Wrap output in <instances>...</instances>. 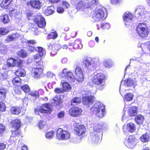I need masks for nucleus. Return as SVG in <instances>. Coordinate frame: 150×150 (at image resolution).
I'll return each mask as SVG.
<instances>
[{"mask_svg": "<svg viewBox=\"0 0 150 150\" xmlns=\"http://www.w3.org/2000/svg\"><path fill=\"white\" fill-rule=\"evenodd\" d=\"M83 66L86 68L90 70L94 69L98 64L97 59H91L89 57H85L83 59Z\"/></svg>", "mask_w": 150, "mask_h": 150, "instance_id": "obj_1", "label": "nucleus"}, {"mask_svg": "<svg viewBox=\"0 0 150 150\" xmlns=\"http://www.w3.org/2000/svg\"><path fill=\"white\" fill-rule=\"evenodd\" d=\"M67 69H64L59 74V76L60 78L66 79L69 82L76 83V78L72 72L70 71H67Z\"/></svg>", "mask_w": 150, "mask_h": 150, "instance_id": "obj_2", "label": "nucleus"}, {"mask_svg": "<svg viewBox=\"0 0 150 150\" xmlns=\"http://www.w3.org/2000/svg\"><path fill=\"white\" fill-rule=\"evenodd\" d=\"M98 0H92V1L88 3L85 1H81L80 0H77L74 3L75 8L77 9H80L82 8H87L93 4H96Z\"/></svg>", "mask_w": 150, "mask_h": 150, "instance_id": "obj_3", "label": "nucleus"}, {"mask_svg": "<svg viewBox=\"0 0 150 150\" xmlns=\"http://www.w3.org/2000/svg\"><path fill=\"white\" fill-rule=\"evenodd\" d=\"M136 30L139 35L142 38L146 37L148 35L147 26L145 23H139L137 27Z\"/></svg>", "mask_w": 150, "mask_h": 150, "instance_id": "obj_4", "label": "nucleus"}, {"mask_svg": "<svg viewBox=\"0 0 150 150\" xmlns=\"http://www.w3.org/2000/svg\"><path fill=\"white\" fill-rule=\"evenodd\" d=\"M56 137L57 139L59 140H67L69 139L70 134L67 130H64L59 128L57 130Z\"/></svg>", "mask_w": 150, "mask_h": 150, "instance_id": "obj_5", "label": "nucleus"}, {"mask_svg": "<svg viewBox=\"0 0 150 150\" xmlns=\"http://www.w3.org/2000/svg\"><path fill=\"white\" fill-rule=\"evenodd\" d=\"M76 75V83L82 82L83 80V70L81 67L77 66L75 69Z\"/></svg>", "mask_w": 150, "mask_h": 150, "instance_id": "obj_6", "label": "nucleus"}, {"mask_svg": "<svg viewBox=\"0 0 150 150\" xmlns=\"http://www.w3.org/2000/svg\"><path fill=\"white\" fill-rule=\"evenodd\" d=\"M136 139L132 135L128 137L127 140L125 141V144L128 148H133L136 145Z\"/></svg>", "mask_w": 150, "mask_h": 150, "instance_id": "obj_7", "label": "nucleus"}, {"mask_svg": "<svg viewBox=\"0 0 150 150\" xmlns=\"http://www.w3.org/2000/svg\"><path fill=\"white\" fill-rule=\"evenodd\" d=\"M35 23L40 28H44L46 25V22L44 18L41 15L36 16L34 20Z\"/></svg>", "mask_w": 150, "mask_h": 150, "instance_id": "obj_8", "label": "nucleus"}, {"mask_svg": "<svg viewBox=\"0 0 150 150\" xmlns=\"http://www.w3.org/2000/svg\"><path fill=\"white\" fill-rule=\"evenodd\" d=\"M93 82L97 85L102 84L103 80V75L102 74L99 73L95 75L92 78Z\"/></svg>", "mask_w": 150, "mask_h": 150, "instance_id": "obj_9", "label": "nucleus"}, {"mask_svg": "<svg viewBox=\"0 0 150 150\" xmlns=\"http://www.w3.org/2000/svg\"><path fill=\"white\" fill-rule=\"evenodd\" d=\"M82 112V109L77 107H73L70 109L69 111V114L71 116L74 117L79 116Z\"/></svg>", "mask_w": 150, "mask_h": 150, "instance_id": "obj_10", "label": "nucleus"}, {"mask_svg": "<svg viewBox=\"0 0 150 150\" xmlns=\"http://www.w3.org/2000/svg\"><path fill=\"white\" fill-rule=\"evenodd\" d=\"M43 69L40 67H34L32 69V73L34 74L35 78H38L42 75Z\"/></svg>", "mask_w": 150, "mask_h": 150, "instance_id": "obj_11", "label": "nucleus"}, {"mask_svg": "<svg viewBox=\"0 0 150 150\" xmlns=\"http://www.w3.org/2000/svg\"><path fill=\"white\" fill-rule=\"evenodd\" d=\"M94 97L93 96H84L82 99L83 103L88 106L93 103L94 100Z\"/></svg>", "mask_w": 150, "mask_h": 150, "instance_id": "obj_12", "label": "nucleus"}, {"mask_svg": "<svg viewBox=\"0 0 150 150\" xmlns=\"http://www.w3.org/2000/svg\"><path fill=\"white\" fill-rule=\"evenodd\" d=\"M74 130L78 136L82 135L86 131V127L83 125H77L74 128Z\"/></svg>", "mask_w": 150, "mask_h": 150, "instance_id": "obj_13", "label": "nucleus"}, {"mask_svg": "<svg viewBox=\"0 0 150 150\" xmlns=\"http://www.w3.org/2000/svg\"><path fill=\"white\" fill-rule=\"evenodd\" d=\"M50 105L47 104H43L39 109L40 112L42 113H48L50 112Z\"/></svg>", "mask_w": 150, "mask_h": 150, "instance_id": "obj_14", "label": "nucleus"}, {"mask_svg": "<svg viewBox=\"0 0 150 150\" xmlns=\"http://www.w3.org/2000/svg\"><path fill=\"white\" fill-rule=\"evenodd\" d=\"M123 16L126 25H129V23L131 21L133 17L132 15L128 12L125 13L123 14Z\"/></svg>", "mask_w": 150, "mask_h": 150, "instance_id": "obj_15", "label": "nucleus"}, {"mask_svg": "<svg viewBox=\"0 0 150 150\" xmlns=\"http://www.w3.org/2000/svg\"><path fill=\"white\" fill-rule=\"evenodd\" d=\"M103 103H101L100 102H97L91 108V110L93 112H96L99 110H103Z\"/></svg>", "mask_w": 150, "mask_h": 150, "instance_id": "obj_16", "label": "nucleus"}, {"mask_svg": "<svg viewBox=\"0 0 150 150\" xmlns=\"http://www.w3.org/2000/svg\"><path fill=\"white\" fill-rule=\"evenodd\" d=\"M12 0H3L0 4L1 7L4 8H9L12 5Z\"/></svg>", "mask_w": 150, "mask_h": 150, "instance_id": "obj_17", "label": "nucleus"}, {"mask_svg": "<svg viewBox=\"0 0 150 150\" xmlns=\"http://www.w3.org/2000/svg\"><path fill=\"white\" fill-rule=\"evenodd\" d=\"M30 3L33 7L38 9H40L41 6V3L40 0H31Z\"/></svg>", "mask_w": 150, "mask_h": 150, "instance_id": "obj_18", "label": "nucleus"}, {"mask_svg": "<svg viewBox=\"0 0 150 150\" xmlns=\"http://www.w3.org/2000/svg\"><path fill=\"white\" fill-rule=\"evenodd\" d=\"M61 48L60 45L59 44H55L52 45V49L50 53V55L53 56L56 55L58 50Z\"/></svg>", "mask_w": 150, "mask_h": 150, "instance_id": "obj_19", "label": "nucleus"}, {"mask_svg": "<svg viewBox=\"0 0 150 150\" xmlns=\"http://www.w3.org/2000/svg\"><path fill=\"white\" fill-rule=\"evenodd\" d=\"M137 107L135 106H132L129 108L128 111V113L130 116H134L136 115L137 113Z\"/></svg>", "mask_w": 150, "mask_h": 150, "instance_id": "obj_20", "label": "nucleus"}, {"mask_svg": "<svg viewBox=\"0 0 150 150\" xmlns=\"http://www.w3.org/2000/svg\"><path fill=\"white\" fill-rule=\"evenodd\" d=\"M135 13L136 14H138L139 16H143L148 13L147 12L144 10L143 7L141 6L137 8L135 10Z\"/></svg>", "mask_w": 150, "mask_h": 150, "instance_id": "obj_21", "label": "nucleus"}, {"mask_svg": "<svg viewBox=\"0 0 150 150\" xmlns=\"http://www.w3.org/2000/svg\"><path fill=\"white\" fill-rule=\"evenodd\" d=\"M124 82H125V83H126V85L127 86H132L134 85L136 83V81H135V79L133 80L132 79H129L127 80L125 82V81H122L121 82V84L120 85V93H121V87L122 86L121 85V84L122 83Z\"/></svg>", "mask_w": 150, "mask_h": 150, "instance_id": "obj_22", "label": "nucleus"}, {"mask_svg": "<svg viewBox=\"0 0 150 150\" xmlns=\"http://www.w3.org/2000/svg\"><path fill=\"white\" fill-rule=\"evenodd\" d=\"M21 122L18 119L13 120L11 121V126L14 128L17 129L20 126Z\"/></svg>", "mask_w": 150, "mask_h": 150, "instance_id": "obj_23", "label": "nucleus"}, {"mask_svg": "<svg viewBox=\"0 0 150 150\" xmlns=\"http://www.w3.org/2000/svg\"><path fill=\"white\" fill-rule=\"evenodd\" d=\"M17 60L13 58H11L7 60V64L9 67H14L16 65Z\"/></svg>", "mask_w": 150, "mask_h": 150, "instance_id": "obj_24", "label": "nucleus"}, {"mask_svg": "<svg viewBox=\"0 0 150 150\" xmlns=\"http://www.w3.org/2000/svg\"><path fill=\"white\" fill-rule=\"evenodd\" d=\"M126 127V131L130 132H133L135 129L134 124L132 122L127 124Z\"/></svg>", "mask_w": 150, "mask_h": 150, "instance_id": "obj_25", "label": "nucleus"}, {"mask_svg": "<svg viewBox=\"0 0 150 150\" xmlns=\"http://www.w3.org/2000/svg\"><path fill=\"white\" fill-rule=\"evenodd\" d=\"M54 7L52 6L48 7L44 11V13L47 16L52 14L54 12Z\"/></svg>", "mask_w": 150, "mask_h": 150, "instance_id": "obj_26", "label": "nucleus"}, {"mask_svg": "<svg viewBox=\"0 0 150 150\" xmlns=\"http://www.w3.org/2000/svg\"><path fill=\"white\" fill-rule=\"evenodd\" d=\"M73 45L74 48L76 49H81L82 47V45L81 44V41L79 40H75Z\"/></svg>", "mask_w": 150, "mask_h": 150, "instance_id": "obj_27", "label": "nucleus"}, {"mask_svg": "<svg viewBox=\"0 0 150 150\" xmlns=\"http://www.w3.org/2000/svg\"><path fill=\"white\" fill-rule=\"evenodd\" d=\"M43 91L42 89H40L38 90V92L36 91H31L29 95L35 98L38 97L39 96V92H40V94L43 93Z\"/></svg>", "mask_w": 150, "mask_h": 150, "instance_id": "obj_28", "label": "nucleus"}, {"mask_svg": "<svg viewBox=\"0 0 150 150\" xmlns=\"http://www.w3.org/2000/svg\"><path fill=\"white\" fill-rule=\"evenodd\" d=\"M144 120V117L140 115H139L136 116L135 117V120L137 123L138 125L142 124Z\"/></svg>", "mask_w": 150, "mask_h": 150, "instance_id": "obj_29", "label": "nucleus"}, {"mask_svg": "<svg viewBox=\"0 0 150 150\" xmlns=\"http://www.w3.org/2000/svg\"><path fill=\"white\" fill-rule=\"evenodd\" d=\"M25 74L24 70L23 69L19 68L15 72V74L18 77L24 76Z\"/></svg>", "mask_w": 150, "mask_h": 150, "instance_id": "obj_30", "label": "nucleus"}, {"mask_svg": "<svg viewBox=\"0 0 150 150\" xmlns=\"http://www.w3.org/2000/svg\"><path fill=\"white\" fill-rule=\"evenodd\" d=\"M114 64L113 62L110 59H105L104 62V66L105 67L109 68L111 67Z\"/></svg>", "mask_w": 150, "mask_h": 150, "instance_id": "obj_31", "label": "nucleus"}, {"mask_svg": "<svg viewBox=\"0 0 150 150\" xmlns=\"http://www.w3.org/2000/svg\"><path fill=\"white\" fill-rule=\"evenodd\" d=\"M7 90L4 88H1L0 89V99H3L5 98L6 93Z\"/></svg>", "mask_w": 150, "mask_h": 150, "instance_id": "obj_32", "label": "nucleus"}, {"mask_svg": "<svg viewBox=\"0 0 150 150\" xmlns=\"http://www.w3.org/2000/svg\"><path fill=\"white\" fill-rule=\"evenodd\" d=\"M96 17L99 19H102L103 17V11L101 9H98L95 11Z\"/></svg>", "mask_w": 150, "mask_h": 150, "instance_id": "obj_33", "label": "nucleus"}, {"mask_svg": "<svg viewBox=\"0 0 150 150\" xmlns=\"http://www.w3.org/2000/svg\"><path fill=\"white\" fill-rule=\"evenodd\" d=\"M12 82L14 86H19L21 84V80L19 77H17L14 78L12 80Z\"/></svg>", "mask_w": 150, "mask_h": 150, "instance_id": "obj_34", "label": "nucleus"}, {"mask_svg": "<svg viewBox=\"0 0 150 150\" xmlns=\"http://www.w3.org/2000/svg\"><path fill=\"white\" fill-rule=\"evenodd\" d=\"M133 94L131 93L126 94L125 96L124 100L125 101H130L133 99Z\"/></svg>", "mask_w": 150, "mask_h": 150, "instance_id": "obj_35", "label": "nucleus"}, {"mask_svg": "<svg viewBox=\"0 0 150 150\" xmlns=\"http://www.w3.org/2000/svg\"><path fill=\"white\" fill-rule=\"evenodd\" d=\"M11 113L13 114L18 115L21 112L20 109L17 107H13L11 109Z\"/></svg>", "mask_w": 150, "mask_h": 150, "instance_id": "obj_36", "label": "nucleus"}, {"mask_svg": "<svg viewBox=\"0 0 150 150\" xmlns=\"http://www.w3.org/2000/svg\"><path fill=\"white\" fill-rule=\"evenodd\" d=\"M140 140L143 142H148L149 139V134L146 133L143 134L140 138Z\"/></svg>", "mask_w": 150, "mask_h": 150, "instance_id": "obj_37", "label": "nucleus"}, {"mask_svg": "<svg viewBox=\"0 0 150 150\" xmlns=\"http://www.w3.org/2000/svg\"><path fill=\"white\" fill-rule=\"evenodd\" d=\"M37 48L38 50H37L38 51L40 56L42 57L45 55L46 53L45 49L41 47H38Z\"/></svg>", "mask_w": 150, "mask_h": 150, "instance_id": "obj_38", "label": "nucleus"}, {"mask_svg": "<svg viewBox=\"0 0 150 150\" xmlns=\"http://www.w3.org/2000/svg\"><path fill=\"white\" fill-rule=\"evenodd\" d=\"M9 14L12 16L15 17L17 15H19L20 13L18 10L14 9L9 12Z\"/></svg>", "mask_w": 150, "mask_h": 150, "instance_id": "obj_39", "label": "nucleus"}, {"mask_svg": "<svg viewBox=\"0 0 150 150\" xmlns=\"http://www.w3.org/2000/svg\"><path fill=\"white\" fill-rule=\"evenodd\" d=\"M1 20L2 22L4 23H6L9 21V19L8 15L5 14L1 16Z\"/></svg>", "mask_w": 150, "mask_h": 150, "instance_id": "obj_40", "label": "nucleus"}, {"mask_svg": "<svg viewBox=\"0 0 150 150\" xmlns=\"http://www.w3.org/2000/svg\"><path fill=\"white\" fill-rule=\"evenodd\" d=\"M81 101V99L79 97L74 98L71 100V104L72 105H75L78 103H80Z\"/></svg>", "mask_w": 150, "mask_h": 150, "instance_id": "obj_41", "label": "nucleus"}, {"mask_svg": "<svg viewBox=\"0 0 150 150\" xmlns=\"http://www.w3.org/2000/svg\"><path fill=\"white\" fill-rule=\"evenodd\" d=\"M57 34L56 31L51 32L48 35V38L55 39L57 37Z\"/></svg>", "mask_w": 150, "mask_h": 150, "instance_id": "obj_42", "label": "nucleus"}, {"mask_svg": "<svg viewBox=\"0 0 150 150\" xmlns=\"http://www.w3.org/2000/svg\"><path fill=\"white\" fill-rule=\"evenodd\" d=\"M103 126L102 124H98L93 127L94 130L97 132H99L102 130Z\"/></svg>", "mask_w": 150, "mask_h": 150, "instance_id": "obj_43", "label": "nucleus"}, {"mask_svg": "<svg viewBox=\"0 0 150 150\" xmlns=\"http://www.w3.org/2000/svg\"><path fill=\"white\" fill-rule=\"evenodd\" d=\"M18 54L23 58H25L27 56L28 53L25 50H21L18 52Z\"/></svg>", "mask_w": 150, "mask_h": 150, "instance_id": "obj_44", "label": "nucleus"}, {"mask_svg": "<svg viewBox=\"0 0 150 150\" xmlns=\"http://www.w3.org/2000/svg\"><path fill=\"white\" fill-rule=\"evenodd\" d=\"M53 101L56 105H58L62 102V100L59 96H55L53 99Z\"/></svg>", "mask_w": 150, "mask_h": 150, "instance_id": "obj_45", "label": "nucleus"}, {"mask_svg": "<svg viewBox=\"0 0 150 150\" xmlns=\"http://www.w3.org/2000/svg\"><path fill=\"white\" fill-rule=\"evenodd\" d=\"M54 136V132L53 131H51L47 132L45 134V136L47 138L51 139L53 138Z\"/></svg>", "mask_w": 150, "mask_h": 150, "instance_id": "obj_46", "label": "nucleus"}, {"mask_svg": "<svg viewBox=\"0 0 150 150\" xmlns=\"http://www.w3.org/2000/svg\"><path fill=\"white\" fill-rule=\"evenodd\" d=\"M9 32V30L7 29L3 28H0V36L6 35Z\"/></svg>", "mask_w": 150, "mask_h": 150, "instance_id": "obj_47", "label": "nucleus"}, {"mask_svg": "<svg viewBox=\"0 0 150 150\" xmlns=\"http://www.w3.org/2000/svg\"><path fill=\"white\" fill-rule=\"evenodd\" d=\"M92 141L94 144H97L100 142V140L98 135H95L92 138Z\"/></svg>", "mask_w": 150, "mask_h": 150, "instance_id": "obj_48", "label": "nucleus"}, {"mask_svg": "<svg viewBox=\"0 0 150 150\" xmlns=\"http://www.w3.org/2000/svg\"><path fill=\"white\" fill-rule=\"evenodd\" d=\"M63 87L64 88V91H67L71 88V86L67 82H64L62 83Z\"/></svg>", "mask_w": 150, "mask_h": 150, "instance_id": "obj_49", "label": "nucleus"}, {"mask_svg": "<svg viewBox=\"0 0 150 150\" xmlns=\"http://www.w3.org/2000/svg\"><path fill=\"white\" fill-rule=\"evenodd\" d=\"M22 89L25 93L29 92L30 91V88L28 85L25 84L21 86Z\"/></svg>", "mask_w": 150, "mask_h": 150, "instance_id": "obj_50", "label": "nucleus"}, {"mask_svg": "<svg viewBox=\"0 0 150 150\" xmlns=\"http://www.w3.org/2000/svg\"><path fill=\"white\" fill-rule=\"evenodd\" d=\"M5 45L3 44H0V51L2 54H4L6 51Z\"/></svg>", "mask_w": 150, "mask_h": 150, "instance_id": "obj_51", "label": "nucleus"}, {"mask_svg": "<svg viewBox=\"0 0 150 150\" xmlns=\"http://www.w3.org/2000/svg\"><path fill=\"white\" fill-rule=\"evenodd\" d=\"M96 115L100 118H102L103 116V110L96 111Z\"/></svg>", "mask_w": 150, "mask_h": 150, "instance_id": "obj_52", "label": "nucleus"}, {"mask_svg": "<svg viewBox=\"0 0 150 150\" xmlns=\"http://www.w3.org/2000/svg\"><path fill=\"white\" fill-rule=\"evenodd\" d=\"M54 91L56 93H61L64 92V89L62 88H55Z\"/></svg>", "mask_w": 150, "mask_h": 150, "instance_id": "obj_53", "label": "nucleus"}, {"mask_svg": "<svg viewBox=\"0 0 150 150\" xmlns=\"http://www.w3.org/2000/svg\"><path fill=\"white\" fill-rule=\"evenodd\" d=\"M62 4L63 6L66 8H68L70 7L69 4L66 1H63Z\"/></svg>", "mask_w": 150, "mask_h": 150, "instance_id": "obj_54", "label": "nucleus"}, {"mask_svg": "<svg viewBox=\"0 0 150 150\" xmlns=\"http://www.w3.org/2000/svg\"><path fill=\"white\" fill-rule=\"evenodd\" d=\"M27 48L28 51L31 52H34L35 50H37V49L34 47L31 46L30 45H28L27 47Z\"/></svg>", "mask_w": 150, "mask_h": 150, "instance_id": "obj_55", "label": "nucleus"}, {"mask_svg": "<svg viewBox=\"0 0 150 150\" xmlns=\"http://www.w3.org/2000/svg\"><path fill=\"white\" fill-rule=\"evenodd\" d=\"M6 108L5 105L3 103L0 101V110L2 112L4 111L6 109Z\"/></svg>", "mask_w": 150, "mask_h": 150, "instance_id": "obj_56", "label": "nucleus"}, {"mask_svg": "<svg viewBox=\"0 0 150 150\" xmlns=\"http://www.w3.org/2000/svg\"><path fill=\"white\" fill-rule=\"evenodd\" d=\"M5 130V126L2 124H0V135L3 133Z\"/></svg>", "mask_w": 150, "mask_h": 150, "instance_id": "obj_57", "label": "nucleus"}, {"mask_svg": "<svg viewBox=\"0 0 150 150\" xmlns=\"http://www.w3.org/2000/svg\"><path fill=\"white\" fill-rule=\"evenodd\" d=\"M4 69L2 68V70H1L0 71V73H1V78L4 79H6L7 78V74L6 73H2L3 72V70Z\"/></svg>", "mask_w": 150, "mask_h": 150, "instance_id": "obj_58", "label": "nucleus"}, {"mask_svg": "<svg viewBox=\"0 0 150 150\" xmlns=\"http://www.w3.org/2000/svg\"><path fill=\"white\" fill-rule=\"evenodd\" d=\"M55 76V75L54 74L50 71L47 72L46 74V76L47 77L50 78H52Z\"/></svg>", "mask_w": 150, "mask_h": 150, "instance_id": "obj_59", "label": "nucleus"}, {"mask_svg": "<svg viewBox=\"0 0 150 150\" xmlns=\"http://www.w3.org/2000/svg\"><path fill=\"white\" fill-rule=\"evenodd\" d=\"M110 3L112 4H116L120 2L122 0H110Z\"/></svg>", "mask_w": 150, "mask_h": 150, "instance_id": "obj_60", "label": "nucleus"}, {"mask_svg": "<svg viewBox=\"0 0 150 150\" xmlns=\"http://www.w3.org/2000/svg\"><path fill=\"white\" fill-rule=\"evenodd\" d=\"M6 40L8 41H11L15 40L14 38L13 37L12 35H8L6 38Z\"/></svg>", "mask_w": 150, "mask_h": 150, "instance_id": "obj_61", "label": "nucleus"}, {"mask_svg": "<svg viewBox=\"0 0 150 150\" xmlns=\"http://www.w3.org/2000/svg\"><path fill=\"white\" fill-rule=\"evenodd\" d=\"M64 11V8L61 7L59 6L57 8V11L59 13H63Z\"/></svg>", "mask_w": 150, "mask_h": 150, "instance_id": "obj_62", "label": "nucleus"}, {"mask_svg": "<svg viewBox=\"0 0 150 150\" xmlns=\"http://www.w3.org/2000/svg\"><path fill=\"white\" fill-rule=\"evenodd\" d=\"M12 35L14 38V39L16 40L20 36V35L17 33H13L12 34Z\"/></svg>", "mask_w": 150, "mask_h": 150, "instance_id": "obj_63", "label": "nucleus"}, {"mask_svg": "<svg viewBox=\"0 0 150 150\" xmlns=\"http://www.w3.org/2000/svg\"><path fill=\"white\" fill-rule=\"evenodd\" d=\"M22 61L19 60H17V62L16 63V64L17 66L18 67H22Z\"/></svg>", "mask_w": 150, "mask_h": 150, "instance_id": "obj_64", "label": "nucleus"}]
</instances>
